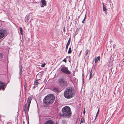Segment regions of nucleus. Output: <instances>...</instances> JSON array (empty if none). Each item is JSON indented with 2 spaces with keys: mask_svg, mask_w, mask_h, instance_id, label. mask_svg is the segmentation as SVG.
<instances>
[{
  "mask_svg": "<svg viewBox=\"0 0 124 124\" xmlns=\"http://www.w3.org/2000/svg\"><path fill=\"white\" fill-rule=\"evenodd\" d=\"M54 99L55 97L53 94H49L45 97L43 102L45 104L49 105L53 103Z\"/></svg>",
  "mask_w": 124,
  "mask_h": 124,
  "instance_id": "1",
  "label": "nucleus"
},
{
  "mask_svg": "<svg viewBox=\"0 0 124 124\" xmlns=\"http://www.w3.org/2000/svg\"><path fill=\"white\" fill-rule=\"evenodd\" d=\"M75 94L74 90L71 88H67L64 93V97L67 99H70L72 98Z\"/></svg>",
  "mask_w": 124,
  "mask_h": 124,
  "instance_id": "2",
  "label": "nucleus"
},
{
  "mask_svg": "<svg viewBox=\"0 0 124 124\" xmlns=\"http://www.w3.org/2000/svg\"><path fill=\"white\" fill-rule=\"evenodd\" d=\"M62 116L66 117H70L71 116L70 108L68 106L64 107L62 110Z\"/></svg>",
  "mask_w": 124,
  "mask_h": 124,
  "instance_id": "3",
  "label": "nucleus"
},
{
  "mask_svg": "<svg viewBox=\"0 0 124 124\" xmlns=\"http://www.w3.org/2000/svg\"><path fill=\"white\" fill-rule=\"evenodd\" d=\"M57 83L58 85L62 87L66 86L68 84L67 81L63 78L58 79Z\"/></svg>",
  "mask_w": 124,
  "mask_h": 124,
  "instance_id": "4",
  "label": "nucleus"
},
{
  "mask_svg": "<svg viewBox=\"0 0 124 124\" xmlns=\"http://www.w3.org/2000/svg\"><path fill=\"white\" fill-rule=\"evenodd\" d=\"M31 100V97H28L27 100V102L25 105V109H24L25 110H26L27 105H28L27 110H29L30 106V104Z\"/></svg>",
  "mask_w": 124,
  "mask_h": 124,
  "instance_id": "5",
  "label": "nucleus"
},
{
  "mask_svg": "<svg viewBox=\"0 0 124 124\" xmlns=\"http://www.w3.org/2000/svg\"><path fill=\"white\" fill-rule=\"evenodd\" d=\"M61 71L63 72L66 74H70L71 72L69 70L68 68L66 67H63L61 70Z\"/></svg>",
  "mask_w": 124,
  "mask_h": 124,
  "instance_id": "6",
  "label": "nucleus"
},
{
  "mask_svg": "<svg viewBox=\"0 0 124 124\" xmlns=\"http://www.w3.org/2000/svg\"><path fill=\"white\" fill-rule=\"evenodd\" d=\"M6 33V31L2 29L0 30V39L2 38Z\"/></svg>",
  "mask_w": 124,
  "mask_h": 124,
  "instance_id": "7",
  "label": "nucleus"
},
{
  "mask_svg": "<svg viewBox=\"0 0 124 124\" xmlns=\"http://www.w3.org/2000/svg\"><path fill=\"white\" fill-rule=\"evenodd\" d=\"M42 5H41L40 6L41 7H43L44 6L46 5V1L45 0H42L41 1Z\"/></svg>",
  "mask_w": 124,
  "mask_h": 124,
  "instance_id": "8",
  "label": "nucleus"
},
{
  "mask_svg": "<svg viewBox=\"0 0 124 124\" xmlns=\"http://www.w3.org/2000/svg\"><path fill=\"white\" fill-rule=\"evenodd\" d=\"M100 56H98L97 58L96 57H95L94 58V60L95 61V64H96L98 61H100Z\"/></svg>",
  "mask_w": 124,
  "mask_h": 124,
  "instance_id": "9",
  "label": "nucleus"
},
{
  "mask_svg": "<svg viewBox=\"0 0 124 124\" xmlns=\"http://www.w3.org/2000/svg\"><path fill=\"white\" fill-rule=\"evenodd\" d=\"M44 124H54L53 121L51 120H48Z\"/></svg>",
  "mask_w": 124,
  "mask_h": 124,
  "instance_id": "10",
  "label": "nucleus"
},
{
  "mask_svg": "<svg viewBox=\"0 0 124 124\" xmlns=\"http://www.w3.org/2000/svg\"><path fill=\"white\" fill-rule=\"evenodd\" d=\"M4 86V83L0 81V89H3Z\"/></svg>",
  "mask_w": 124,
  "mask_h": 124,
  "instance_id": "11",
  "label": "nucleus"
},
{
  "mask_svg": "<svg viewBox=\"0 0 124 124\" xmlns=\"http://www.w3.org/2000/svg\"><path fill=\"white\" fill-rule=\"evenodd\" d=\"M53 91L56 93H58L59 92V90L56 87H54L52 89Z\"/></svg>",
  "mask_w": 124,
  "mask_h": 124,
  "instance_id": "12",
  "label": "nucleus"
},
{
  "mask_svg": "<svg viewBox=\"0 0 124 124\" xmlns=\"http://www.w3.org/2000/svg\"><path fill=\"white\" fill-rule=\"evenodd\" d=\"M102 4L103 6V11H104L105 12L106 14L107 11L106 7L105 6V5L104 3H102Z\"/></svg>",
  "mask_w": 124,
  "mask_h": 124,
  "instance_id": "13",
  "label": "nucleus"
},
{
  "mask_svg": "<svg viewBox=\"0 0 124 124\" xmlns=\"http://www.w3.org/2000/svg\"><path fill=\"white\" fill-rule=\"evenodd\" d=\"M90 76H89V79H91L93 76V74H92L93 73V72L92 71V70H90Z\"/></svg>",
  "mask_w": 124,
  "mask_h": 124,
  "instance_id": "14",
  "label": "nucleus"
},
{
  "mask_svg": "<svg viewBox=\"0 0 124 124\" xmlns=\"http://www.w3.org/2000/svg\"><path fill=\"white\" fill-rule=\"evenodd\" d=\"M70 39H69V40H68V42L67 43V44H66V50H67V49H68V46L70 44Z\"/></svg>",
  "mask_w": 124,
  "mask_h": 124,
  "instance_id": "15",
  "label": "nucleus"
},
{
  "mask_svg": "<svg viewBox=\"0 0 124 124\" xmlns=\"http://www.w3.org/2000/svg\"><path fill=\"white\" fill-rule=\"evenodd\" d=\"M19 68L20 71L19 74L20 75H21L22 73V69L23 68V67L21 65L20 66H19Z\"/></svg>",
  "mask_w": 124,
  "mask_h": 124,
  "instance_id": "16",
  "label": "nucleus"
},
{
  "mask_svg": "<svg viewBox=\"0 0 124 124\" xmlns=\"http://www.w3.org/2000/svg\"><path fill=\"white\" fill-rule=\"evenodd\" d=\"M39 83V82H38V80H37L36 81H35L34 82V83L35 85H37Z\"/></svg>",
  "mask_w": 124,
  "mask_h": 124,
  "instance_id": "17",
  "label": "nucleus"
},
{
  "mask_svg": "<svg viewBox=\"0 0 124 124\" xmlns=\"http://www.w3.org/2000/svg\"><path fill=\"white\" fill-rule=\"evenodd\" d=\"M84 121L83 118V117L81 118V121L80 122V124H81L83 123H84Z\"/></svg>",
  "mask_w": 124,
  "mask_h": 124,
  "instance_id": "18",
  "label": "nucleus"
},
{
  "mask_svg": "<svg viewBox=\"0 0 124 124\" xmlns=\"http://www.w3.org/2000/svg\"><path fill=\"white\" fill-rule=\"evenodd\" d=\"M72 52L71 50V47H70L69 48L68 51V53L69 54H70Z\"/></svg>",
  "mask_w": 124,
  "mask_h": 124,
  "instance_id": "19",
  "label": "nucleus"
},
{
  "mask_svg": "<svg viewBox=\"0 0 124 124\" xmlns=\"http://www.w3.org/2000/svg\"><path fill=\"white\" fill-rule=\"evenodd\" d=\"M20 33L21 35H23V29L22 28H21V27H20Z\"/></svg>",
  "mask_w": 124,
  "mask_h": 124,
  "instance_id": "20",
  "label": "nucleus"
},
{
  "mask_svg": "<svg viewBox=\"0 0 124 124\" xmlns=\"http://www.w3.org/2000/svg\"><path fill=\"white\" fill-rule=\"evenodd\" d=\"M86 17V15L85 14V17L84 18L83 20L82 21V22L83 23H84V21H85V19Z\"/></svg>",
  "mask_w": 124,
  "mask_h": 124,
  "instance_id": "21",
  "label": "nucleus"
},
{
  "mask_svg": "<svg viewBox=\"0 0 124 124\" xmlns=\"http://www.w3.org/2000/svg\"><path fill=\"white\" fill-rule=\"evenodd\" d=\"M88 52H89V51H88V49L87 50H86V51H85L86 54H85V55H87V54H88Z\"/></svg>",
  "mask_w": 124,
  "mask_h": 124,
  "instance_id": "22",
  "label": "nucleus"
},
{
  "mask_svg": "<svg viewBox=\"0 0 124 124\" xmlns=\"http://www.w3.org/2000/svg\"><path fill=\"white\" fill-rule=\"evenodd\" d=\"M99 109H98V111L97 112V114H96V117H97L98 115V114H99Z\"/></svg>",
  "mask_w": 124,
  "mask_h": 124,
  "instance_id": "23",
  "label": "nucleus"
},
{
  "mask_svg": "<svg viewBox=\"0 0 124 124\" xmlns=\"http://www.w3.org/2000/svg\"><path fill=\"white\" fill-rule=\"evenodd\" d=\"M30 17L29 16H26V20H27V21L29 20V19H30Z\"/></svg>",
  "mask_w": 124,
  "mask_h": 124,
  "instance_id": "24",
  "label": "nucleus"
},
{
  "mask_svg": "<svg viewBox=\"0 0 124 124\" xmlns=\"http://www.w3.org/2000/svg\"><path fill=\"white\" fill-rule=\"evenodd\" d=\"M46 65V64L44 63L43 64H42L41 65V67H44L45 65Z\"/></svg>",
  "mask_w": 124,
  "mask_h": 124,
  "instance_id": "25",
  "label": "nucleus"
},
{
  "mask_svg": "<svg viewBox=\"0 0 124 124\" xmlns=\"http://www.w3.org/2000/svg\"><path fill=\"white\" fill-rule=\"evenodd\" d=\"M81 52H82V51L81 50L80 52V53L78 55V56L79 57L80 55H81Z\"/></svg>",
  "mask_w": 124,
  "mask_h": 124,
  "instance_id": "26",
  "label": "nucleus"
},
{
  "mask_svg": "<svg viewBox=\"0 0 124 124\" xmlns=\"http://www.w3.org/2000/svg\"><path fill=\"white\" fill-rule=\"evenodd\" d=\"M63 62H66V59H64L63 60Z\"/></svg>",
  "mask_w": 124,
  "mask_h": 124,
  "instance_id": "27",
  "label": "nucleus"
},
{
  "mask_svg": "<svg viewBox=\"0 0 124 124\" xmlns=\"http://www.w3.org/2000/svg\"><path fill=\"white\" fill-rule=\"evenodd\" d=\"M63 31L64 32H65V27H64L63 28Z\"/></svg>",
  "mask_w": 124,
  "mask_h": 124,
  "instance_id": "28",
  "label": "nucleus"
},
{
  "mask_svg": "<svg viewBox=\"0 0 124 124\" xmlns=\"http://www.w3.org/2000/svg\"><path fill=\"white\" fill-rule=\"evenodd\" d=\"M83 113L84 114H85V110H84V111H83Z\"/></svg>",
  "mask_w": 124,
  "mask_h": 124,
  "instance_id": "29",
  "label": "nucleus"
},
{
  "mask_svg": "<svg viewBox=\"0 0 124 124\" xmlns=\"http://www.w3.org/2000/svg\"><path fill=\"white\" fill-rule=\"evenodd\" d=\"M25 22H26V20H25Z\"/></svg>",
  "mask_w": 124,
  "mask_h": 124,
  "instance_id": "30",
  "label": "nucleus"
},
{
  "mask_svg": "<svg viewBox=\"0 0 124 124\" xmlns=\"http://www.w3.org/2000/svg\"><path fill=\"white\" fill-rule=\"evenodd\" d=\"M23 123H24V122L23 121Z\"/></svg>",
  "mask_w": 124,
  "mask_h": 124,
  "instance_id": "31",
  "label": "nucleus"
}]
</instances>
